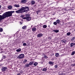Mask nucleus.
<instances>
[{
	"instance_id": "obj_42",
	"label": "nucleus",
	"mask_w": 75,
	"mask_h": 75,
	"mask_svg": "<svg viewBox=\"0 0 75 75\" xmlns=\"http://www.w3.org/2000/svg\"><path fill=\"white\" fill-rule=\"evenodd\" d=\"M0 8H1V5H0Z\"/></svg>"
},
{
	"instance_id": "obj_12",
	"label": "nucleus",
	"mask_w": 75,
	"mask_h": 75,
	"mask_svg": "<svg viewBox=\"0 0 75 75\" xmlns=\"http://www.w3.org/2000/svg\"><path fill=\"white\" fill-rule=\"evenodd\" d=\"M26 2V0H22L21 1V3H24Z\"/></svg>"
},
{
	"instance_id": "obj_14",
	"label": "nucleus",
	"mask_w": 75,
	"mask_h": 75,
	"mask_svg": "<svg viewBox=\"0 0 75 75\" xmlns=\"http://www.w3.org/2000/svg\"><path fill=\"white\" fill-rule=\"evenodd\" d=\"M16 51H17V52H20V51H21V49L19 48L18 49L16 50Z\"/></svg>"
},
{
	"instance_id": "obj_5",
	"label": "nucleus",
	"mask_w": 75,
	"mask_h": 75,
	"mask_svg": "<svg viewBox=\"0 0 75 75\" xmlns=\"http://www.w3.org/2000/svg\"><path fill=\"white\" fill-rule=\"evenodd\" d=\"M24 57V55L22 54H21L20 55L18 56L17 58H19V59H22V58H23Z\"/></svg>"
},
{
	"instance_id": "obj_34",
	"label": "nucleus",
	"mask_w": 75,
	"mask_h": 75,
	"mask_svg": "<svg viewBox=\"0 0 75 75\" xmlns=\"http://www.w3.org/2000/svg\"><path fill=\"white\" fill-rule=\"evenodd\" d=\"M71 66H72V67H74V66H75V64H71Z\"/></svg>"
},
{
	"instance_id": "obj_20",
	"label": "nucleus",
	"mask_w": 75,
	"mask_h": 75,
	"mask_svg": "<svg viewBox=\"0 0 75 75\" xmlns=\"http://www.w3.org/2000/svg\"><path fill=\"white\" fill-rule=\"evenodd\" d=\"M53 63H54V62H52L50 61L49 62V64H50V65H52V64H53Z\"/></svg>"
},
{
	"instance_id": "obj_11",
	"label": "nucleus",
	"mask_w": 75,
	"mask_h": 75,
	"mask_svg": "<svg viewBox=\"0 0 75 75\" xmlns=\"http://www.w3.org/2000/svg\"><path fill=\"white\" fill-rule=\"evenodd\" d=\"M33 63H34L33 61H31L29 63V65H33Z\"/></svg>"
},
{
	"instance_id": "obj_9",
	"label": "nucleus",
	"mask_w": 75,
	"mask_h": 75,
	"mask_svg": "<svg viewBox=\"0 0 75 75\" xmlns=\"http://www.w3.org/2000/svg\"><path fill=\"white\" fill-rule=\"evenodd\" d=\"M74 45H75V43H71L70 44V47H72Z\"/></svg>"
},
{
	"instance_id": "obj_2",
	"label": "nucleus",
	"mask_w": 75,
	"mask_h": 75,
	"mask_svg": "<svg viewBox=\"0 0 75 75\" xmlns=\"http://www.w3.org/2000/svg\"><path fill=\"white\" fill-rule=\"evenodd\" d=\"M11 13H12L11 11H8L4 13V15L5 16V18H6V17H11V16H12Z\"/></svg>"
},
{
	"instance_id": "obj_27",
	"label": "nucleus",
	"mask_w": 75,
	"mask_h": 75,
	"mask_svg": "<svg viewBox=\"0 0 75 75\" xmlns=\"http://www.w3.org/2000/svg\"><path fill=\"white\" fill-rule=\"evenodd\" d=\"M53 24L54 25H57V22H54Z\"/></svg>"
},
{
	"instance_id": "obj_36",
	"label": "nucleus",
	"mask_w": 75,
	"mask_h": 75,
	"mask_svg": "<svg viewBox=\"0 0 75 75\" xmlns=\"http://www.w3.org/2000/svg\"><path fill=\"white\" fill-rule=\"evenodd\" d=\"M11 13H12L11 14H12L13 13H14V11H11Z\"/></svg>"
},
{
	"instance_id": "obj_13",
	"label": "nucleus",
	"mask_w": 75,
	"mask_h": 75,
	"mask_svg": "<svg viewBox=\"0 0 75 75\" xmlns=\"http://www.w3.org/2000/svg\"><path fill=\"white\" fill-rule=\"evenodd\" d=\"M8 9H9V10H11V9L12 8V6H8Z\"/></svg>"
},
{
	"instance_id": "obj_22",
	"label": "nucleus",
	"mask_w": 75,
	"mask_h": 75,
	"mask_svg": "<svg viewBox=\"0 0 75 75\" xmlns=\"http://www.w3.org/2000/svg\"><path fill=\"white\" fill-rule=\"evenodd\" d=\"M37 64H38V63H37V62H35L34 64V65H35V66H37Z\"/></svg>"
},
{
	"instance_id": "obj_30",
	"label": "nucleus",
	"mask_w": 75,
	"mask_h": 75,
	"mask_svg": "<svg viewBox=\"0 0 75 75\" xmlns=\"http://www.w3.org/2000/svg\"><path fill=\"white\" fill-rule=\"evenodd\" d=\"M42 71H47V69L46 68H44L42 69Z\"/></svg>"
},
{
	"instance_id": "obj_43",
	"label": "nucleus",
	"mask_w": 75,
	"mask_h": 75,
	"mask_svg": "<svg viewBox=\"0 0 75 75\" xmlns=\"http://www.w3.org/2000/svg\"><path fill=\"white\" fill-rule=\"evenodd\" d=\"M20 23H21V22Z\"/></svg>"
},
{
	"instance_id": "obj_39",
	"label": "nucleus",
	"mask_w": 75,
	"mask_h": 75,
	"mask_svg": "<svg viewBox=\"0 0 75 75\" xmlns=\"http://www.w3.org/2000/svg\"><path fill=\"white\" fill-rule=\"evenodd\" d=\"M50 39H51V37H49V38H48V39H50Z\"/></svg>"
},
{
	"instance_id": "obj_8",
	"label": "nucleus",
	"mask_w": 75,
	"mask_h": 75,
	"mask_svg": "<svg viewBox=\"0 0 75 75\" xmlns=\"http://www.w3.org/2000/svg\"><path fill=\"white\" fill-rule=\"evenodd\" d=\"M14 6L15 7H17V8H18L20 7L19 4H15Z\"/></svg>"
},
{
	"instance_id": "obj_1",
	"label": "nucleus",
	"mask_w": 75,
	"mask_h": 75,
	"mask_svg": "<svg viewBox=\"0 0 75 75\" xmlns=\"http://www.w3.org/2000/svg\"><path fill=\"white\" fill-rule=\"evenodd\" d=\"M27 9L25 10L24 11V12H25V13H27L28 11H29V9H28V7H22L21 8L19 9L17 11H16V13H23V10H25V9Z\"/></svg>"
},
{
	"instance_id": "obj_24",
	"label": "nucleus",
	"mask_w": 75,
	"mask_h": 75,
	"mask_svg": "<svg viewBox=\"0 0 75 75\" xmlns=\"http://www.w3.org/2000/svg\"><path fill=\"white\" fill-rule=\"evenodd\" d=\"M75 52H72V53L71 54V55H74L75 54Z\"/></svg>"
},
{
	"instance_id": "obj_17",
	"label": "nucleus",
	"mask_w": 75,
	"mask_h": 75,
	"mask_svg": "<svg viewBox=\"0 0 75 75\" xmlns=\"http://www.w3.org/2000/svg\"><path fill=\"white\" fill-rule=\"evenodd\" d=\"M32 30L33 31H36V28H32Z\"/></svg>"
},
{
	"instance_id": "obj_7",
	"label": "nucleus",
	"mask_w": 75,
	"mask_h": 75,
	"mask_svg": "<svg viewBox=\"0 0 75 75\" xmlns=\"http://www.w3.org/2000/svg\"><path fill=\"white\" fill-rule=\"evenodd\" d=\"M43 35L41 33H39L37 35V37H42Z\"/></svg>"
},
{
	"instance_id": "obj_16",
	"label": "nucleus",
	"mask_w": 75,
	"mask_h": 75,
	"mask_svg": "<svg viewBox=\"0 0 75 75\" xmlns=\"http://www.w3.org/2000/svg\"><path fill=\"white\" fill-rule=\"evenodd\" d=\"M22 28L24 29V30H25L27 28V26H24L22 27Z\"/></svg>"
},
{
	"instance_id": "obj_25",
	"label": "nucleus",
	"mask_w": 75,
	"mask_h": 75,
	"mask_svg": "<svg viewBox=\"0 0 75 75\" xmlns=\"http://www.w3.org/2000/svg\"><path fill=\"white\" fill-rule=\"evenodd\" d=\"M47 25H43V28H47Z\"/></svg>"
},
{
	"instance_id": "obj_23",
	"label": "nucleus",
	"mask_w": 75,
	"mask_h": 75,
	"mask_svg": "<svg viewBox=\"0 0 75 75\" xmlns=\"http://www.w3.org/2000/svg\"><path fill=\"white\" fill-rule=\"evenodd\" d=\"M31 4H35V1H33L31 2Z\"/></svg>"
},
{
	"instance_id": "obj_6",
	"label": "nucleus",
	"mask_w": 75,
	"mask_h": 75,
	"mask_svg": "<svg viewBox=\"0 0 75 75\" xmlns=\"http://www.w3.org/2000/svg\"><path fill=\"white\" fill-rule=\"evenodd\" d=\"M6 69H7V68L6 67H2L1 68L2 71L3 72V71H5L6 70Z\"/></svg>"
},
{
	"instance_id": "obj_32",
	"label": "nucleus",
	"mask_w": 75,
	"mask_h": 75,
	"mask_svg": "<svg viewBox=\"0 0 75 75\" xmlns=\"http://www.w3.org/2000/svg\"><path fill=\"white\" fill-rule=\"evenodd\" d=\"M44 58H45L46 59L48 57H47V56H44Z\"/></svg>"
},
{
	"instance_id": "obj_38",
	"label": "nucleus",
	"mask_w": 75,
	"mask_h": 75,
	"mask_svg": "<svg viewBox=\"0 0 75 75\" xmlns=\"http://www.w3.org/2000/svg\"><path fill=\"white\" fill-rule=\"evenodd\" d=\"M74 39H75V38H72V40H74Z\"/></svg>"
},
{
	"instance_id": "obj_15",
	"label": "nucleus",
	"mask_w": 75,
	"mask_h": 75,
	"mask_svg": "<svg viewBox=\"0 0 75 75\" xmlns=\"http://www.w3.org/2000/svg\"><path fill=\"white\" fill-rule=\"evenodd\" d=\"M62 42H64V43H66L67 42V41L66 40H62Z\"/></svg>"
},
{
	"instance_id": "obj_33",
	"label": "nucleus",
	"mask_w": 75,
	"mask_h": 75,
	"mask_svg": "<svg viewBox=\"0 0 75 75\" xmlns=\"http://www.w3.org/2000/svg\"><path fill=\"white\" fill-rule=\"evenodd\" d=\"M6 56H3V59H4V58H6Z\"/></svg>"
},
{
	"instance_id": "obj_21",
	"label": "nucleus",
	"mask_w": 75,
	"mask_h": 75,
	"mask_svg": "<svg viewBox=\"0 0 75 75\" xmlns=\"http://www.w3.org/2000/svg\"><path fill=\"white\" fill-rule=\"evenodd\" d=\"M29 65H30L29 64H26L25 65V67H29Z\"/></svg>"
},
{
	"instance_id": "obj_41",
	"label": "nucleus",
	"mask_w": 75,
	"mask_h": 75,
	"mask_svg": "<svg viewBox=\"0 0 75 75\" xmlns=\"http://www.w3.org/2000/svg\"><path fill=\"white\" fill-rule=\"evenodd\" d=\"M64 10H67V9L65 8V9H64Z\"/></svg>"
},
{
	"instance_id": "obj_4",
	"label": "nucleus",
	"mask_w": 75,
	"mask_h": 75,
	"mask_svg": "<svg viewBox=\"0 0 75 75\" xmlns=\"http://www.w3.org/2000/svg\"><path fill=\"white\" fill-rule=\"evenodd\" d=\"M26 17H27L26 18V20L27 21H30L31 19V18L29 17V15L28 14H26L25 15Z\"/></svg>"
},
{
	"instance_id": "obj_29",
	"label": "nucleus",
	"mask_w": 75,
	"mask_h": 75,
	"mask_svg": "<svg viewBox=\"0 0 75 75\" xmlns=\"http://www.w3.org/2000/svg\"><path fill=\"white\" fill-rule=\"evenodd\" d=\"M27 45V44L25 43H24L23 44V46H25V45Z\"/></svg>"
},
{
	"instance_id": "obj_10",
	"label": "nucleus",
	"mask_w": 75,
	"mask_h": 75,
	"mask_svg": "<svg viewBox=\"0 0 75 75\" xmlns=\"http://www.w3.org/2000/svg\"><path fill=\"white\" fill-rule=\"evenodd\" d=\"M56 22L57 24H59V23L61 22V21L57 19V20H56Z\"/></svg>"
},
{
	"instance_id": "obj_3",
	"label": "nucleus",
	"mask_w": 75,
	"mask_h": 75,
	"mask_svg": "<svg viewBox=\"0 0 75 75\" xmlns=\"http://www.w3.org/2000/svg\"><path fill=\"white\" fill-rule=\"evenodd\" d=\"M5 18L4 16V14L2 15H0V23L2 21V20H4Z\"/></svg>"
},
{
	"instance_id": "obj_18",
	"label": "nucleus",
	"mask_w": 75,
	"mask_h": 75,
	"mask_svg": "<svg viewBox=\"0 0 75 75\" xmlns=\"http://www.w3.org/2000/svg\"><path fill=\"white\" fill-rule=\"evenodd\" d=\"M53 31L54 32H55V33H58L59 32V30H53Z\"/></svg>"
},
{
	"instance_id": "obj_26",
	"label": "nucleus",
	"mask_w": 75,
	"mask_h": 75,
	"mask_svg": "<svg viewBox=\"0 0 75 75\" xmlns=\"http://www.w3.org/2000/svg\"><path fill=\"white\" fill-rule=\"evenodd\" d=\"M70 34H71V33L70 32H69L67 33V35H68V36L70 35Z\"/></svg>"
},
{
	"instance_id": "obj_31",
	"label": "nucleus",
	"mask_w": 75,
	"mask_h": 75,
	"mask_svg": "<svg viewBox=\"0 0 75 75\" xmlns=\"http://www.w3.org/2000/svg\"><path fill=\"white\" fill-rule=\"evenodd\" d=\"M57 67L58 66H57V65H56L54 66V68H57Z\"/></svg>"
},
{
	"instance_id": "obj_37",
	"label": "nucleus",
	"mask_w": 75,
	"mask_h": 75,
	"mask_svg": "<svg viewBox=\"0 0 75 75\" xmlns=\"http://www.w3.org/2000/svg\"><path fill=\"white\" fill-rule=\"evenodd\" d=\"M27 60H24V62H27Z\"/></svg>"
},
{
	"instance_id": "obj_19",
	"label": "nucleus",
	"mask_w": 75,
	"mask_h": 75,
	"mask_svg": "<svg viewBox=\"0 0 75 75\" xmlns=\"http://www.w3.org/2000/svg\"><path fill=\"white\" fill-rule=\"evenodd\" d=\"M55 56L56 57H58L59 56V53H56Z\"/></svg>"
},
{
	"instance_id": "obj_35",
	"label": "nucleus",
	"mask_w": 75,
	"mask_h": 75,
	"mask_svg": "<svg viewBox=\"0 0 75 75\" xmlns=\"http://www.w3.org/2000/svg\"><path fill=\"white\" fill-rule=\"evenodd\" d=\"M23 19H24V20L26 19V20H27V17H24V18H23Z\"/></svg>"
},
{
	"instance_id": "obj_28",
	"label": "nucleus",
	"mask_w": 75,
	"mask_h": 75,
	"mask_svg": "<svg viewBox=\"0 0 75 75\" xmlns=\"http://www.w3.org/2000/svg\"><path fill=\"white\" fill-rule=\"evenodd\" d=\"M3 31V29L0 28V32H2Z\"/></svg>"
},
{
	"instance_id": "obj_40",
	"label": "nucleus",
	"mask_w": 75,
	"mask_h": 75,
	"mask_svg": "<svg viewBox=\"0 0 75 75\" xmlns=\"http://www.w3.org/2000/svg\"><path fill=\"white\" fill-rule=\"evenodd\" d=\"M17 75H20V74H17Z\"/></svg>"
}]
</instances>
